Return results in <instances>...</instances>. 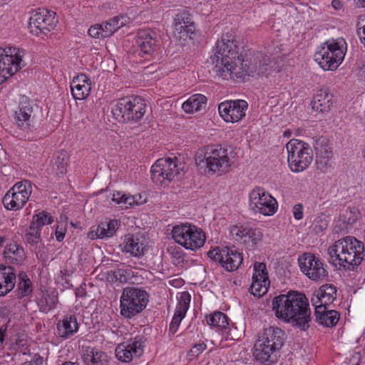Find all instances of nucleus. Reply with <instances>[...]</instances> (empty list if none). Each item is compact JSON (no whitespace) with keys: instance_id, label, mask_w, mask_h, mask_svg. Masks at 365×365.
Here are the masks:
<instances>
[{"instance_id":"52","label":"nucleus","mask_w":365,"mask_h":365,"mask_svg":"<svg viewBox=\"0 0 365 365\" xmlns=\"http://www.w3.org/2000/svg\"><path fill=\"white\" fill-rule=\"evenodd\" d=\"M207 346L205 343H200L195 344L190 350V354L192 356H197L200 354L205 349Z\"/></svg>"},{"instance_id":"62","label":"nucleus","mask_w":365,"mask_h":365,"mask_svg":"<svg viewBox=\"0 0 365 365\" xmlns=\"http://www.w3.org/2000/svg\"><path fill=\"white\" fill-rule=\"evenodd\" d=\"M62 365H78V363L71 362V361H67L63 364Z\"/></svg>"},{"instance_id":"42","label":"nucleus","mask_w":365,"mask_h":365,"mask_svg":"<svg viewBox=\"0 0 365 365\" xmlns=\"http://www.w3.org/2000/svg\"><path fill=\"white\" fill-rule=\"evenodd\" d=\"M25 240L31 247L37 248V245L41 242V230L32 223L25 235Z\"/></svg>"},{"instance_id":"40","label":"nucleus","mask_w":365,"mask_h":365,"mask_svg":"<svg viewBox=\"0 0 365 365\" xmlns=\"http://www.w3.org/2000/svg\"><path fill=\"white\" fill-rule=\"evenodd\" d=\"M252 279V283L250 287L251 294L259 297L267 293L269 286V279H260V278Z\"/></svg>"},{"instance_id":"26","label":"nucleus","mask_w":365,"mask_h":365,"mask_svg":"<svg viewBox=\"0 0 365 365\" xmlns=\"http://www.w3.org/2000/svg\"><path fill=\"white\" fill-rule=\"evenodd\" d=\"M91 88L89 79L84 74L74 77L71 83V93L76 100H83L88 97Z\"/></svg>"},{"instance_id":"56","label":"nucleus","mask_w":365,"mask_h":365,"mask_svg":"<svg viewBox=\"0 0 365 365\" xmlns=\"http://www.w3.org/2000/svg\"><path fill=\"white\" fill-rule=\"evenodd\" d=\"M331 6L336 11L341 10L343 7V4L339 0H332Z\"/></svg>"},{"instance_id":"18","label":"nucleus","mask_w":365,"mask_h":365,"mask_svg":"<svg viewBox=\"0 0 365 365\" xmlns=\"http://www.w3.org/2000/svg\"><path fill=\"white\" fill-rule=\"evenodd\" d=\"M157 41L153 31L150 30H140L136 36V51L138 56L148 59L157 48Z\"/></svg>"},{"instance_id":"48","label":"nucleus","mask_w":365,"mask_h":365,"mask_svg":"<svg viewBox=\"0 0 365 365\" xmlns=\"http://www.w3.org/2000/svg\"><path fill=\"white\" fill-rule=\"evenodd\" d=\"M255 274L252 279H269L266 264L263 262H255L254 265Z\"/></svg>"},{"instance_id":"32","label":"nucleus","mask_w":365,"mask_h":365,"mask_svg":"<svg viewBox=\"0 0 365 365\" xmlns=\"http://www.w3.org/2000/svg\"><path fill=\"white\" fill-rule=\"evenodd\" d=\"M314 148L317 163L327 165L331 157V150L328 140L323 137L319 138L316 140Z\"/></svg>"},{"instance_id":"15","label":"nucleus","mask_w":365,"mask_h":365,"mask_svg":"<svg viewBox=\"0 0 365 365\" xmlns=\"http://www.w3.org/2000/svg\"><path fill=\"white\" fill-rule=\"evenodd\" d=\"M301 271L313 281L323 280L328 276L326 266L311 253H304L298 259Z\"/></svg>"},{"instance_id":"31","label":"nucleus","mask_w":365,"mask_h":365,"mask_svg":"<svg viewBox=\"0 0 365 365\" xmlns=\"http://www.w3.org/2000/svg\"><path fill=\"white\" fill-rule=\"evenodd\" d=\"M58 335L62 338H68L78 330V324L75 315L66 316L57 324Z\"/></svg>"},{"instance_id":"35","label":"nucleus","mask_w":365,"mask_h":365,"mask_svg":"<svg viewBox=\"0 0 365 365\" xmlns=\"http://www.w3.org/2000/svg\"><path fill=\"white\" fill-rule=\"evenodd\" d=\"M207 98L202 94H195L182 103V108L186 113L198 111L205 106Z\"/></svg>"},{"instance_id":"60","label":"nucleus","mask_w":365,"mask_h":365,"mask_svg":"<svg viewBox=\"0 0 365 365\" xmlns=\"http://www.w3.org/2000/svg\"><path fill=\"white\" fill-rule=\"evenodd\" d=\"M7 238L5 236L0 235V247H3L6 243Z\"/></svg>"},{"instance_id":"57","label":"nucleus","mask_w":365,"mask_h":365,"mask_svg":"<svg viewBox=\"0 0 365 365\" xmlns=\"http://www.w3.org/2000/svg\"><path fill=\"white\" fill-rule=\"evenodd\" d=\"M55 235H56V238L58 242H61L64 239L65 233L62 231H59V230H56Z\"/></svg>"},{"instance_id":"6","label":"nucleus","mask_w":365,"mask_h":365,"mask_svg":"<svg viewBox=\"0 0 365 365\" xmlns=\"http://www.w3.org/2000/svg\"><path fill=\"white\" fill-rule=\"evenodd\" d=\"M148 294L141 289L128 287L120 297V314L130 319L141 312L147 306Z\"/></svg>"},{"instance_id":"24","label":"nucleus","mask_w":365,"mask_h":365,"mask_svg":"<svg viewBox=\"0 0 365 365\" xmlns=\"http://www.w3.org/2000/svg\"><path fill=\"white\" fill-rule=\"evenodd\" d=\"M333 105V95L329 88H322L317 91L312 101L313 110L319 113L329 112Z\"/></svg>"},{"instance_id":"25","label":"nucleus","mask_w":365,"mask_h":365,"mask_svg":"<svg viewBox=\"0 0 365 365\" xmlns=\"http://www.w3.org/2000/svg\"><path fill=\"white\" fill-rule=\"evenodd\" d=\"M81 359L85 365H107V354L95 347L83 346Z\"/></svg>"},{"instance_id":"4","label":"nucleus","mask_w":365,"mask_h":365,"mask_svg":"<svg viewBox=\"0 0 365 365\" xmlns=\"http://www.w3.org/2000/svg\"><path fill=\"white\" fill-rule=\"evenodd\" d=\"M145 110L144 99L138 96H131L119 99L112 108V113L119 122L136 123L143 118Z\"/></svg>"},{"instance_id":"54","label":"nucleus","mask_w":365,"mask_h":365,"mask_svg":"<svg viewBox=\"0 0 365 365\" xmlns=\"http://www.w3.org/2000/svg\"><path fill=\"white\" fill-rule=\"evenodd\" d=\"M357 33L361 41L365 45V23L360 22L358 24Z\"/></svg>"},{"instance_id":"27","label":"nucleus","mask_w":365,"mask_h":365,"mask_svg":"<svg viewBox=\"0 0 365 365\" xmlns=\"http://www.w3.org/2000/svg\"><path fill=\"white\" fill-rule=\"evenodd\" d=\"M16 279L13 267L0 265V297L6 295L14 288Z\"/></svg>"},{"instance_id":"9","label":"nucleus","mask_w":365,"mask_h":365,"mask_svg":"<svg viewBox=\"0 0 365 365\" xmlns=\"http://www.w3.org/2000/svg\"><path fill=\"white\" fill-rule=\"evenodd\" d=\"M343 40L336 42L326 43L314 54V60L324 71H333L337 68L344 58L341 43Z\"/></svg>"},{"instance_id":"19","label":"nucleus","mask_w":365,"mask_h":365,"mask_svg":"<svg viewBox=\"0 0 365 365\" xmlns=\"http://www.w3.org/2000/svg\"><path fill=\"white\" fill-rule=\"evenodd\" d=\"M32 112L33 108L30 101L27 98L22 97L14 113V118L15 124L24 130H30Z\"/></svg>"},{"instance_id":"37","label":"nucleus","mask_w":365,"mask_h":365,"mask_svg":"<svg viewBox=\"0 0 365 365\" xmlns=\"http://www.w3.org/2000/svg\"><path fill=\"white\" fill-rule=\"evenodd\" d=\"M207 322L211 326L220 330L227 329L229 322L227 316L222 312H215L207 316Z\"/></svg>"},{"instance_id":"50","label":"nucleus","mask_w":365,"mask_h":365,"mask_svg":"<svg viewBox=\"0 0 365 365\" xmlns=\"http://www.w3.org/2000/svg\"><path fill=\"white\" fill-rule=\"evenodd\" d=\"M207 255L211 260L213 262H218L221 264L223 261V256L226 257L227 254H225V248L220 250L218 247H216L207 252Z\"/></svg>"},{"instance_id":"61","label":"nucleus","mask_w":365,"mask_h":365,"mask_svg":"<svg viewBox=\"0 0 365 365\" xmlns=\"http://www.w3.org/2000/svg\"><path fill=\"white\" fill-rule=\"evenodd\" d=\"M21 365H38V364L37 361H26V362L21 364Z\"/></svg>"},{"instance_id":"30","label":"nucleus","mask_w":365,"mask_h":365,"mask_svg":"<svg viewBox=\"0 0 365 365\" xmlns=\"http://www.w3.org/2000/svg\"><path fill=\"white\" fill-rule=\"evenodd\" d=\"M336 299V287L333 284H326L322 285L317 291L316 298L312 299V302L315 307L324 305L325 307L331 304Z\"/></svg>"},{"instance_id":"22","label":"nucleus","mask_w":365,"mask_h":365,"mask_svg":"<svg viewBox=\"0 0 365 365\" xmlns=\"http://www.w3.org/2000/svg\"><path fill=\"white\" fill-rule=\"evenodd\" d=\"M316 321L325 327H334L339 320L340 314L336 310L328 309L324 305L315 304Z\"/></svg>"},{"instance_id":"23","label":"nucleus","mask_w":365,"mask_h":365,"mask_svg":"<svg viewBox=\"0 0 365 365\" xmlns=\"http://www.w3.org/2000/svg\"><path fill=\"white\" fill-rule=\"evenodd\" d=\"M190 294L187 292L182 293L177 304L173 318L170 324V331L173 334L176 333L182 319L185 317L190 306Z\"/></svg>"},{"instance_id":"36","label":"nucleus","mask_w":365,"mask_h":365,"mask_svg":"<svg viewBox=\"0 0 365 365\" xmlns=\"http://www.w3.org/2000/svg\"><path fill=\"white\" fill-rule=\"evenodd\" d=\"M4 255L6 259L17 264L21 263L25 259L24 249L17 244L7 245Z\"/></svg>"},{"instance_id":"28","label":"nucleus","mask_w":365,"mask_h":365,"mask_svg":"<svg viewBox=\"0 0 365 365\" xmlns=\"http://www.w3.org/2000/svg\"><path fill=\"white\" fill-rule=\"evenodd\" d=\"M260 340L257 339L255 344L253 356L256 361L264 365H269L275 361L274 351Z\"/></svg>"},{"instance_id":"12","label":"nucleus","mask_w":365,"mask_h":365,"mask_svg":"<svg viewBox=\"0 0 365 365\" xmlns=\"http://www.w3.org/2000/svg\"><path fill=\"white\" fill-rule=\"evenodd\" d=\"M21 61L16 48H0V85L21 68Z\"/></svg>"},{"instance_id":"49","label":"nucleus","mask_w":365,"mask_h":365,"mask_svg":"<svg viewBox=\"0 0 365 365\" xmlns=\"http://www.w3.org/2000/svg\"><path fill=\"white\" fill-rule=\"evenodd\" d=\"M357 214L358 210L356 209L348 208L341 216L343 222L346 225H353L358 219Z\"/></svg>"},{"instance_id":"44","label":"nucleus","mask_w":365,"mask_h":365,"mask_svg":"<svg viewBox=\"0 0 365 365\" xmlns=\"http://www.w3.org/2000/svg\"><path fill=\"white\" fill-rule=\"evenodd\" d=\"M261 233L257 229L250 228V232L246 235V237L242 240L241 243L246 245L250 248H254L257 242L261 239Z\"/></svg>"},{"instance_id":"34","label":"nucleus","mask_w":365,"mask_h":365,"mask_svg":"<svg viewBox=\"0 0 365 365\" xmlns=\"http://www.w3.org/2000/svg\"><path fill=\"white\" fill-rule=\"evenodd\" d=\"M68 157L66 152H62L51 160L49 170L53 175L60 176L66 173Z\"/></svg>"},{"instance_id":"53","label":"nucleus","mask_w":365,"mask_h":365,"mask_svg":"<svg viewBox=\"0 0 365 365\" xmlns=\"http://www.w3.org/2000/svg\"><path fill=\"white\" fill-rule=\"evenodd\" d=\"M293 215L296 220H302L303 218V206L302 204H297L293 207Z\"/></svg>"},{"instance_id":"33","label":"nucleus","mask_w":365,"mask_h":365,"mask_svg":"<svg viewBox=\"0 0 365 365\" xmlns=\"http://www.w3.org/2000/svg\"><path fill=\"white\" fill-rule=\"evenodd\" d=\"M225 254H227V255L223 256L221 266L228 272L236 270L242 262V254L228 247H225Z\"/></svg>"},{"instance_id":"14","label":"nucleus","mask_w":365,"mask_h":365,"mask_svg":"<svg viewBox=\"0 0 365 365\" xmlns=\"http://www.w3.org/2000/svg\"><path fill=\"white\" fill-rule=\"evenodd\" d=\"M55 15V12L44 8H39L32 12L29 21L30 32L38 36L51 31L58 22Z\"/></svg>"},{"instance_id":"17","label":"nucleus","mask_w":365,"mask_h":365,"mask_svg":"<svg viewBox=\"0 0 365 365\" xmlns=\"http://www.w3.org/2000/svg\"><path fill=\"white\" fill-rule=\"evenodd\" d=\"M248 103L244 100L227 101L219 104L220 116L227 122H239L245 116Z\"/></svg>"},{"instance_id":"3","label":"nucleus","mask_w":365,"mask_h":365,"mask_svg":"<svg viewBox=\"0 0 365 365\" xmlns=\"http://www.w3.org/2000/svg\"><path fill=\"white\" fill-rule=\"evenodd\" d=\"M363 252V243L351 236L336 241L334 245L329 248L331 262L348 270H352L361 264Z\"/></svg>"},{"instance_id":"2","label":"nucleus","mask_w":365,"mask_h":365,"mask_svg":"<svg viewBox=\"0 0 365 365\" xmlns=\"http://www.w3.org/2000/svg\"><path fill=\"white\" fill-rule=\"evenodd\" d=\"M272 310L275 316L286 322H292L302 330L309 327L310 310L305 294L290 291L287 294H279L272 301Z\"/></svg>"},{"instance_id":"46","label":"nucleus","mask_w":365,"mask_h":365,"mask_svg":"<svg viewBox=\"0 0 365 365\" xmlns=\"http://www.w3.org/2000/svg\"><path fill=\"white\" fill-rule=\"evenodd\" d=\"M52 222L53 219L51 216L46 212H42L34 215L31 223L34 225H37V227L41 230L43 226L45 225H50Z\"/></svg>"},{"instance_id":"43","label":"nucleus","mask_w":365,"mask_h":365,"mask_svg":"<svg viewBox=\"0 0 365 365\" xmlns=\"http://www.w3.org/2000/svg\"><path fill=\"white\" fill-rule=\"evenodd\" d=\"M174 35L176 38L180 39L187 38L186 22L180 15H178L175 19Z\"/></svg>"},{"instance_id":"10","label":"nucleus","mask_w":365,"mask_h":365,"mask_svg":"<svg viewBox=\"0 0 365 365\" xmlns=\"http://www.w3.org/2000/svg\"><path fill=\"white\" fill-rule=\"evenodd\" d=\"M31 192V182L26 180H21L10 188L3 197L2 202L8 210H19L25 205Z\"/></svg>"},{"instance_id":"45","label":"nucleus","mask_w":365,"mask_h":365,"mask_svg":"<svg viewBox=\"0 0 365 365\" xmlns=\"http://www.w3.org/2000/svg\"><path fill=\"white\" fill-rule=\"evenodd\" d=\"M56 301V299L55 297H51L48 294L43 295L38 302L40 311L42 312H48L55 308Z\"/></svg>"},{"instance_id":"8","label":"nucleus","mask_w":365,"mask_h":365,"mask_svg":"<svg viewBox=\"0 0 365 365\" xmlns=\"http://www.w3.org/2000/svg\"><path fill=\"white\" fill-rule=\"evenodd\" d=\"M287 161L293 172L304 170L312 161L313 153L309 145L298 140H291L287 144Z\"/></svg>"},{"instance_id":"29","label":"nucleus","mask_w":365,"mask_h":365,"mask_svg":"<svg viewBox=\"0 0 365 365\" xmlns=\"http://www.w3.org/2000/svg\"><path fill=\"white\" fill-rule=\"evenodd\" d=\"M123 245V251L130 253L132 256L140 257L144 255L147 250L145 240L135 237L134 235H127L125 237Z\"/></svg>"},{"instance_id":"63","label":"nucleus","mask_w":365,"mask_h":365,"mask_svg":"<svg viewBox=\"0 0 365 365\" xmlns=\"http://www.w3.org/2000/svg\"><path fill=\"white\" fill-rule=\"evenodd\" d=\"M359 1L361 2L362 6H365V0H359Z\"/></svg>"},{"instance_id":"51","label":"nucleus","mask_w":365,"mask_h":365,"mask_svg":"<svg viewBox=\"0 0 365 365\" xmlns=\"http://www.w3.org/2000/svg\"><path fill=\"white\" fill-rule=\"evenodd\" d=\"M103 28L101 24H96L90 27L88 34L93 38H105L102 34Z\"/></svg>"},{"instance_id":"47","label":"nucleus","mask_w":365,"mask_h":365,"mask_svg":"<svg viewBox=\"0 0 365 365\" xmlns=\"http://www.w3.org/2000/svg\"><path fill=\"white\" fill-rule=\"evenodd\" d=\"M249 232H250V227L244 225H234L230 229L232 236L240 242L244 237H246V235H247Z\"/></svg>"},{"instance_id":"1","label":"nucleus","mask_w":365,"mask_h":365,"mask_svg":"<svg viewBox=\"0 0 365 365\" xmlns=\"http://www.w3.org/2000/svg\"><path fill=\"white\" fill-rule=\"evenodd\" d=\"M240 51V46L233 39L222 38L217 42L215 54L210 56L216 75L241 81L245 76L265 75L271 69L269 57L259 54L248 64Z\"/></svg>"},{"instance_id":"38","label":"nucleus","mask_w":365,"mask_h":365,"mask_svg":"<svg viewBox=\"0 0 365 365\" xmlns=\"http://www.w3.org/2000/svg\"><path fill=\"white\" fill-rule=\"evenodd\" d=\"M111 200L123 209H127L133 205L138 204L136 196L127 195L120 192H114Z\"/></svg>"},{"instance_id":"58","label":"nucleus","mask_w":365,"mask_h":365,"mask_svg":"<svg viewBox=\"0 0 365 365\" xmlns=\"http://www.w3.org/2000/svg\"><path fill=\"white\" fill-rule=\"evenodd\" d=\"M281 46L282 45L280 46H276L275 47L274 46H272L273 47V49L272 48V46H269V50L271 51L272 53V54H277L279 52H280L281 51Z\"/></svg>"},{"instance_id":"11","label":"nucleus","mask_w":365,"mask_h":365,"mask_svg":"<svg viewBox=\"0 0 365 365\" xmlns=\"http://www.w3.org/2000/svg\"><path fill=\"white\" fill-rule=\"evenodd\" d=\"M182 170L171 158H160L151 167V179L156 185L167 186Z\"/></svg>"},{"instance_id":"41","label":"nucleus","mask_w":365,"mask_h":365,"mask_svg":"<svg viewBox=\"0 0 365 365\" xmlns=\"http://www.w3.org/2000/svg\"><path fill=\"white\" fill-rule=\"evenodd\" d=\"M120 18L119 16H115L109 19L108 21L101 24L103 28V36L104 37L110 36L115 31L123 26V23L120 22Z\"/></svg>"},{"instance_id":"39","label":"nucleus","mask_w":365,"mask_h":365,"mask_svg":"<svg viewBox=\"0 0 365 365\" xmlns=\"http://www.w3.org/2000/svg\"><path fill=\"white\" fill-rule=\"evenodd\" d=\"M18 294L17 297L20 299L29 296L31 292V282L27 274L21 272L19 274Z\"/></svg>"},{"instance_id":"16","label":"nucleus","mask_w":365,"mask_h":365,"mask_svg":"<svg viewBox=\"0 0 365 365\" xmlns=\"http://www.w3.org/2000/svg\"><path fill=\"white\" fill-rule=\"evenodd\" d=\"M145 339L137 336L127 341H124L115 348V356L122 362H130L133 358L140 357L144 350Z\"/></svg>"},{"instance_id":"5","label":"nucleus","mask_w":365,"mask_h":365,"mask_svg":"<svg viewBox=\"0 0 365 365\" xmlns=\"http://www.w3.org/2000/svg\"><path fill=\"white\" fill-rule=\"evenodd\" d=\"M233 158L232 152L217 145L205 148L202 158L199 156V163L197 161L196 163H203L209 172L222 175L229 171L234 163Z\"/></svg>"},{"instance_id":"7","label":"nucleus","mask_w":365,"mask_h":365,"mask_svg":"<svg viewBox=\"0 0 365 365\" xmlns=\"http://www.w3.org/2000/svg\"><path fill=\"white\" fill-rule=\"evenodd\" d=\"M171 234L175 242L191 250L202 247L206 239L201 229L189 223L174 226Z\"/></svg>"},{"instance_id":"13","label":"nucleus","mask_w":365,"mask_h":365,"mask_svg":"<svg viewBox=\"0 0 365 365\" xmlns=\"http://www.w3.org/2000/svg\"><path fill=\"white\" fill-rule=\"evenodd\" d=\"M250 207L255 212L272 215L277 210V202L264 188L257 187L250 192Z\"/></svg>"},{"instance_id":"64","label":"nucleus","mask_w":365,"mask_h":365,"mask_svg":"<svg viewBox=\"0 0 365 365\" xmlns=\"http://www.w3.org/2000/svg\"><path fill=\"white\" fill-rule=\"evenodd\" d=\"M364 158H365V152H364Z\"/></svg>"},{"instance_id":"55","label":"nucleus","mask_w":365,"mask_h":365,"mask_svg":"<svg viewBox=\"0 0 365 365\" xmlns=\"http://www.w3.org/2000/svg\"><path fill=\"white\" fill-rule=\"evenodd\" d=\"M185 22H186L187 38H192L191 35L194 34L195 26H194L193 23L189 24L188 21H185Z\"/></svg>"},{"instance_id":"21","label":"nucleus","mask_w":365,"mask_h":365,"mask_svg":"<svg viewBox=\"0 0 365 365\" xmlns=\"http://www.w3.org/2000/svg\"><path fill=\"white\" fill-rule=\"evenodd\" d=\"M260 341L269 345L274 351L279 350L284 344V333L278 327H269L263 330L258 338Z\"/></svg>"},{"instance_id":"59","label":"nucleus","mask_w":365,"mask_h":365,"mask_svg":"<svg viewBox=\"0 0 365 365\" xmlns=\"http://www.w3.org/2000/svg\"><path fill=\"white\" fill-rule=\"evenodd\" d=\"M6 329L0 328V341H3L4 339Z\"/></svg>"},{"instance_id":"20","label":"nucleus","mask_w":365,"mask_h":365,"mask_svg":"<svg viewBox=\"0 0 365 365\" xmlns=\"http://www.w3.org/2000/svg\"><path fill=\"white\" fill-rule=\"evenodd\" d=\"M120 223L117 220L106 219L101 222L96 228L91 227L87 236L91 240L110 237L115 233Z\"/></svg>"}]
</instances>
